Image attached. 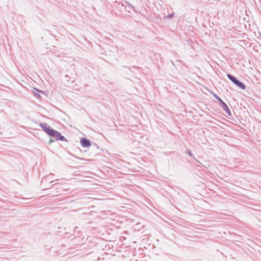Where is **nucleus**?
Segmentation results:
<instances>
[{
	"label": "nucleus",
	"instance_id": "nucleus-1",
	"mask_svg": "<svg viewBox=\"0 0 261 261\" xmlns=\"http://www.w3.org/2000/svg\"><path fill=\"white\" fill-rule=\"evenodd\" d=\"M50 133H49V136L55 137L56 140L60 141H64L65 140V138L64 136H62L61 134L57 130L54 129H52L51 131H50Z\"/></svg>",
	"mask_w": 261,
	"mask_h": 261
},
{
	"label": "nucleus",
	"instance_id": "nucleus-2",
	"mask_svg": "<svg viewBox=\"0 0 261 261\" xmlns=\"http://www.w3.org/2000/svg\"><path fill=\"white\" fill-rule=\"evenodd\" d=\"M228 78L238 87L242 88V89H245V86L239 81L237 80L236 77L230 74H227Z\"/></svg>",
	"mask_w": 261,
	"mask_h": 261
},
{
	"label": "nucleus",
	"instance_id": "nucleus-3",
	"mask_svg": "<svg viewBox=\"0 0 261 261\" xmlns=\"http://www.w3.org/2000/svg\"><path fill=\"white\" fill-rule=\"evenodd\" d=\"M81 143L82 146L84 147H88L91 146V143L90 141L84 138L81 139Z\"/></svg>",
	"mask_w": 261,
	"mask_h": 261
},
{
	"label": "nucleus",
	"instance_id": "nucleus-4",
	"mask_svg": "<svg viewBox=\"0 0 261 261\" xmlns=\"http://www.w3.org/2000/svg\"><path fill=\"white\" fill-rule=\"evenodd\" d=\"M41 127L42 128L43 130L48 135H49V133H50V131H51L53 129L52 128H49L46 124H41Z\"/></svg>",
	"mask_w": 261,
	"mask_h": 261
},
{
	"label": "nucleus",
	"instance_id": "nucleus-5",
	"mask_svg": "<svg viewBox=\"0 0 261 261\" xmlns=\"http://www.w3.org/2000/svg\"><path fill=\"white\" fill-rule=\"evenodd\" d=\"M38 92L41 93H43V91H40L36 88H34L33 93H34V94L36 95Z\"/></svg>",
	"mask_w": 261,
	"mask_h": 261
},
{
	"label": "nucleus",
	"instance_id": "nucleus-6",
	"mask_svg": "<svg viewBox=\"0 0 261 261\" xmlns=\"http://www.w3.org/2000/svg\"><path fill=\"white\" fill-rule=\"evenodd\" d=\"M214 97L216 99L218 100L221 103L223 102V100L218 96H217L216 94H214Z\"/></svg>",
	"mask_w": 261,
	"mask_h": 261
},
{
	"label": "nucleus",
	"instance_id": "nucleus-7",
	"mask_svg": "<svg viewBox=\"0 0 261 261\" xmlns=\"http://www.w3.org/2000/svg\"><path fill=\"white\" fill-rule=\"evenodd\" d=\"M222 104L223 105V108L224 110H225V111H227V110H228V108L227 106L226 105V104L224 102L222 103Z\"/></svg>",
	"mask_w": 261,
	"mask_h": 261
},
{
	"label": "nucleus",
	"instance_id": "nucleus-8",
	"mask_svg": "<svg viewBox=\"0 0 261 261\" xmlns=\"http://www.w3.org/2000/svg\"><path fill=\"white\" fill-rule=\"evenodd\" d=\"M173 16V14L172 13V14H169L168 15H167V17L169 18H171Z\"/></svg>",
	"mask_w": 261,
	"mask_h": 261
}]
</instances>
